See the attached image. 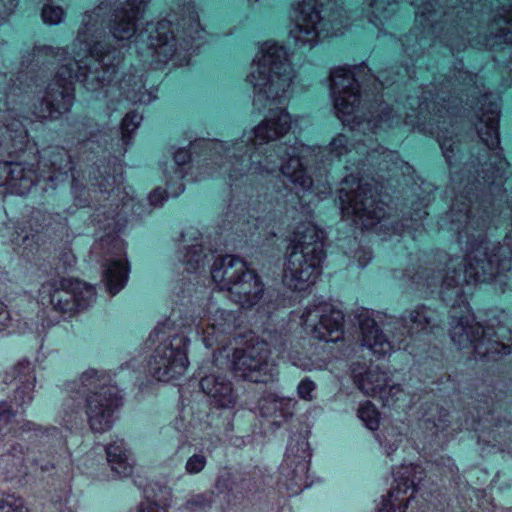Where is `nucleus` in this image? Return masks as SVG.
<instances>
[{"label":"nucleus","mask_w":512,"mask_h":512,"mask_svg":"<svg viewBox=\"0 0 512 512\" xmlns=\"http://www.w3.org/2000/svg\"><path fill=\"white\" fill-rule=\"evenodd\" d=\"M295 77L286 49L271 41L262 44L246 81L254 89L253 104L256 109L260 111L269 107V113L249 135H243L232 147L225 148L219 142L214 144V149L224 150L228 158L221 169L227 174L230 185L242 180L248 172L266 176L280 170L295 189H311L313 180L307 172L305 161L310 152L308 147L295 142L289 146L280 143L270 150L261 148L282 138L291 128V116L287 110L271 106L282 105L289 100Z\"/></svg>","instance_id":"obj_1"},{"label":"nucleus","mask_w":512,"mask_h":512,"mask_svg":"<svg viewBox=\"0 0 512 512\" xmlns=\"http://www.w3.org/2000/svg\"><path fill=\"white\" fill-rule=\"evenodd\" d=\"M476 183L467 179L464 191L456 196L447 214L450 230L458 234V241L466 252L464 270L456 269V261L451 259L448 271L441 280L442 297L451 303L449 335L459 349L473 352L474 346L485 328L475 322L470 315L464 297V284L488 282L497 277L501 286H509V275H502L512 269V237L506 236L503 243L490 248L486 230L490 223V213L474 193Z\"/></svg>","instance_id":"obj_2"},{"label":"nucleus","mask_w":512,"mask_h":512,"mask_svg":"<svg viewBox=\"0 0 512 512\" xmlns=\"http://www.w3.org/2000/svg\"><path fill=\"white\" fill-rule=\"evenodd\" d=\"M147 1L106 0L92 11L85 12L73 46L101 70L105 67L100 58L107 57L110 62L113 60L115 75L122 56L120 50L101 40L106 16L109 15L108 28L113 38L118 41L130 40L137 32V23Z\"/></svg>","instance_id":"obj_3"},{"label":"nucleus","mask_w":512,"mask_h":512,"mask_svg":"<svg viewBox=\"0 0 512 512\" xmlns=\"http://www.w3.org/2000/svg\"><path fill=\"white\" fill-rule=\"evenodd\" d=\"M72 47V57H68L64 49L43 48L46 54L59 57L62 63L48 84L39 105L34 107V114L39 119H57L70 111L74 102V80L83 83L87 90L96 91L108 85L114 77L113 61H107V57L100 58L105 67L101 70L80 49L73 45Z\"/></svg>","instance_id":"obj_4"},{"label":"nucleus","mask_w":512,"mask_h":512,"mask_svg":"<svg viewBox=\"0 0 512 512\" xmlns=\"http://www.w3.org/2000/svg\"><path fill=\"white\" fill-rule=\"evenodd\" d=\"M70 398L63 403V420L72 423L80 412V404L75 400L83 398L85 414L90 429L95 433L110 430L114 413L122 404L119 390L111 384V378L95 369L84 371L77 380L65 384Z\"/></svg>","instance_id":"obj_5"},{"label":"nucleus","mask_w":512,"mask_h":512,"mask_svg":"<svg viewBox=\"0 0 512 512\" xmlns=\"http://www.w3.org/2000/svg\"><path fill=\"white\" fill-rule=\"evenodd\" d=\"M356 70L363 71L360 66L354 70L337 67L330 73V91L337 117L351 129L365 132L366 128L375 132L377 129H388L401 123V116L386 103H380L369 118L360 108L361 95L356 79Z\"/></svg>","instance_id":"obj_6"},{"label":"nucleus","mask_w":512,"mask_h":512,"mask_svg":"<svg viewBox=\"0 0 512 512\" xmlns=\"http://www.w3.org/2000/svg\"><path fill=\"white\" fill-rule=\"evenodd\" d=\"M358 318L362 345L381 357L390 354L395 348L400 349L407 336H414L435 327L437 313L426 306L406 311L400 320L393 322L392 341L386 338L368 311L363 310Z\"/></svg>","instance_id":"obj_7"},{"label":"nucleus","mask_w":512,"mask_h":512,"mask_svg":"<svg viewBox=\"0 0 512 512\" xmlns=\"http://www.w3.org/2000/svg\"><path fill=\"white\" fill-rule=\"evenodd\" d=\"M289 37L297 46H314L321 36L337 35L347 25L342 8L323 7L318 0H297L292 5Z\"/></svg>","instance_id":"obj_8"},{"label":"nucleus","mask_w":512,"mask_h":512,"mask_svg":"<svg viewBox=\"0 0 512 512\" xmlns=\"http://www.w3.org/2000/svg\"><path fill=\"white\" fill-rule=\"evenodd\" d=\"M211 277L220 291H227L231 301L251 308L263 297L264 286L259 276L241 258L225 255L212 265Z\"/></svg>","instance_id":"obj_9"},{"label":"nucleus","mask_w":512,"mask_h":512,"mask_svg":"<svg viewBox=\"0 0 512 512\" xmlns=\"http://www.w3.org/2000/svg\"><path fill=\"white\" fill-rule=\"evenodd\" d=\"M342 185L338 198L344 219H351L362 229H372L388 221L383 205L373 199V188L370 184L346 177Z\"/></svg>","instance_id":"obj_10"},{"label":"nucleus","mask_w":512,"mask_h":512,"mask_svg":"<svg viewBox=\"0 0 512 512\" xmlns=\"http://www.w3.org/2000/svg\"><path fill=\"white\" fill-rule=\"evenodd\" d=\"M231 367L236 376L254 383L273 382L278 376L269 345L264 341L235 349Z\"/></svg>","instance_id":"obj_11"},{"label":"nucleus","mask_w":512,"mask_h":512,"mask_svg":"<svg viewBox=\"0 0 512 512\" xmlns=\"http://www.w3.org/2000/svg\"><path fill=\"white\" fill-rule=\"evenodd\" d=\"M187 339L183 335L162 337L151 355L148 367L159 381H170L183 375L188 367Z\"/></svg>","instance_id":"obj_12"},{"label":"nucleus","mask_w":512,"mask_h":512,"mask_svg":"<svg viewBox=\"0 0 512 512\" xmlns=\"http://www.w3.org/2000/svg\"><path fill=\"white\" fill-rule=\"evenodd\" d=\"M311 453L307 439L301 434L291 437L279 468V482L289 495H297L309 486L308 471Z\"/></svg>","instance_id":"obj_13"},{"label":"nucleus","mask_w":512,"mask_h":512,"mask_svg":"<svg viewBox=\"0 0 512 512\" xmlns=\"http://www.w3.org/2000/svg\"><path fill=\"white\" fill-rule=\"evenodd\" d=\"M94 249L103 251L102 280L107 291L111 295H115L125 287L130 272L125 243L117 236L107 235L100 239Z\"/></svg>","instance_id":"obj_14"},{"label":"nucleus","mask_w":512,"mask_h":512,"mask_svg":"<svg viewBox=\"0 0 512 512\" xmlns=\"http://www.w3.org/2000/svg\"><path fill=\"white\" fill-rule=\"evenodd\" d=\"M301 318L319 340L336 342L342 338L344 315L330 303L318 302L306 307Z\"/></svg>","instance_id":"obj_15"},{"label":"nucleus","mask_w":512,"mask_h":512,"mask_svg":"<svg viewBox=\"0 0 512 512\" xmlns=\"http://www.w3.org/2000/svg\"><path fill=\"white\" fill-rule=\"evenodd\" d=\"M325 255L289 252L285 263L283 282L296 291H303L315 283L321 273Z\"/></svg>","instance_id":"obj_16"},{"label":"nucleus","mask_w":512,"mask_h":512,"mask_svg":"<svg viewBox=\"0 0 512 512\" xmlns=\"http://www.w3.org/2000/svg\"><path fill=\"white\" fill-rule=\"evenodd\" d=\"M139 37L146 42L148 47L154 51L159 61L166 62L178 51V43L175 39L172 24L169 20H161L157 23L149 22ZM186 39L179 44V49L189 51L192 49Z\"/></svg>","instance_id":"obj_17"},{"label":"nucleus","mask_w":512,"mask_h":512,"mask_svg":"<svg viewBox=\"0 0 512 512\" xmlns=\"http://www.w3.org/2000/svg\"><path fill=\"white\" fill-rule=\"evenodd\" d=\"M418 466L408 465L402 467L403 472L398 471L395 474L396 487L383 498L378 512H405L408 498L405 497L408 490L415 491L416 485L422 480V473H417Z\"/></svg>","instance_id":"obj_18"},{"label":"nucleus","mask_w":512,"mask_h":512,"mask_svg":"<svg viewBox=\"0 0 512 512\" xmlns=\"http://www.w3.org/2000/svg\"><path fill=\"white\" fill-rule=\"evenodd\" d=\"M205 322L203 341L207 347H212L214 344H224L226 335L231 334L237 326L234 313L213 305L208 309Z\"/></svg>","instance_id":"obj_19"},{"label":"nucleus","mask_w":512,"mask_h":512,"mask_svg":"<svg viewBox=\"0 0 512 512\" xmlns=\"http://www.w3.org/2000/svg\"><path fill=\"white\" fill-rule=\"evenodd\" d=\"M202 391L210 398L213 405L218 408H233L237 395L232 382L222 374H210L200 380Z\"/></svg>","instance_id":"obj_20"},{"label":"nucleus","mask_w":512,"mask_h":512,"mask_svg":"<svg viewBox=\"0 0 512 512\" xmlns=\"http://www.w3.org/2000/svg\"><path fill=\"white\" fill-rule=\"evenodd\" d=\"M288 251L325 255L323 232L310 222L300 224L293 233Z\"/></svg>","instance_id":"obj_21"},{"label":"nucleus","mask_w":512,"mask_h":512,"mask_svg":"<svg viewBox=\"0 0 512 512\" xmlns=\"http://www.w3.org/2000/svg\"><path fill=\"white\" fill-rule=\"evenodd\" d=\"M488 97L484 96V102L481 108V115L479 116V124L477 125V132L483 143L489 149H496L499 146V106L496 102H487Z\"/></svg>","instance_id":"obj_22"},{"label":"nucleus","mask_w":512,"mask_h":512,"mask_svg":"<svg viewBox=\"0 0 512 512\" xmlns=\"http://www.w3.org/2000/svg\"><path fill=\"white\" fill-rule=\"evenodd\" d=\"M27 130L23 123L8 112L0 121V149L8 154L23 151L27 144Z\"/></svg>","instance_id":"obj_23"},{"label":"nucleus","mask_w":512,"mask_h":512,"mask_svg":"<svg viewBox=\"0 0 512 512\" xmlns=\"http://www.w3.org/2000/svg\"><path fill=\"white\" fill-rule=\"evenodd\" d=\"M6 383L18 381L20 386L17 387L14 400L19 405L28 404L33 399V389L35 376L32 374L31 363L27 360H22L15 365L10 372L6 373Z\"/></svg>","instance_id":"obj_24"},{"label":"nucleus","mask_w":512,"mask_h":512,"mask_svg":"<svg viewBox=\"0 0 512 512\" xmlns=\"http://www.w3.org/2000/svg\"><path fill=\"white\" fill-rule=\"evenodd\" d=\"M214 487L219 494L239 498L252 491L253 483L246 475L238 471L225 469L218 474Z\"/></svg>","instance_id":"obj_25"},{"label":"nucleus","mask_w":512,"mask_h":512,"mask_svg":"<svg viewBox=\"0 0 512 512\" xmlns=\"http://www.w3.org/2000/svg\"><path fill=\"white\" fill-rule=\"evenodd\" d=\"M70 279H59L46 282L42 285L41 295L49 297V302L56 311L61 313L76 310L73 293L70 289Z\"/></svg>","instance_id":"obj_26"},{"label":"nucleus","mask_w":512,"mask_h":512,"mask_svg":"<svg viewBox=\"0 0 512 512\" xmlns=\"http://www.w3.org/2000/svg\"><path fill=\"white\" fill-rule=\"evenodd\" d=\"M107 461L120 477H128L133 472L134 460L123 440L118 439L106 447Z\"/></svg>","instance_id":"obj_27"},{"label":"nucleus","mask_w":512,"mask_h":512,"mask_svg":"<svg viewBox=\"0 0 512 512\" xmlns=\"http://www.w3.org/2000/svg\"><path fill=\"white\" fill-rule=\"evenodd\" d=\"M496 333L492 328H485L484 335H481L480 340L476 342L472 353L480 359L498 360L504 355L511 353V347L503 342L499 341L498 338L494 339Z\"/></svg>","instance_id":"obj_28"},{"label":"nucleus","mask_w":512,"mask_h":512,"mask_svg":"<svg viewBox=\"0 0 512 512\" xmlns=\"http://www.w3.org/2000/svg\"><path fill=\"white\" fill-rule=\"evenodd\" d=\"M40 175L31 168L25 167L22 163L10 162L9 189L16 194L24 195L39 180Z\"/></svg>","instance_id":"obj_29"},{"label":"nucleus","mask_w":512,"mask_h":512,"mask_svg":"<svg viewBox=\"0 0 512 512\" xmlns=\"http://www.w3.org/2000/svg\"><path fill=\"white\" fill-rule=\"evenodd\" d=\"M387 374L378 367H370L364 373L354 374L356 386L367 396L379 397L387 384Z\"/></svg>","instance_id":"obj_30"},{"label":"nucleus","mask_w":512,"mask_h":512,"mask_svg":"<svg viewBox=\"0 0 512 512\" xmlns=\"http://www.w3.org/2000/svg\"><path fill=\"white\" fill-rule=\"evenodd\" d=\"M353 145L344 134L336 135L324 149L319 151L321 162L324 165H331L340 162L352 152Z\"/></svg>","instance_id":"obj_31"},{"label":"nucleus","mask_w":512,"mask_h":512,"mask_svg":"<svg viewBox=\"0 0 512 512\" xmlns=\"http://www.w3.org/2000/svg\"><path fill=\"white\" fill-rule=\"evenodd\" d=\"M398 0H365V11L367 18L375 26L382 23V19L389 18L395 13ZM411 5H417L415 0H406Z\"/></svg>","instance_id":"obj_32"},{"label":"nucleus","mask_w":512,"mask_h":512,"mask_svg":"<svg viewBox=\"0 0 512 512\" xmlns=\"http://www.w3.org/2000/svg\"><path fill=\"white\" fill-rule=\"evenodd\" d=\"M449 413L444 408L435 406L423 419V427L432 435L445 432L449 427Z\"/></svg>","instance_id":"obj_33"},{"label":"nucleus","mask_w":512,"mask_h":512,"mask_svg":"<svg viewBox=\"0 0 512 512\" xmlns=\"http://www.w3.org/2000/svg\"><path fill=\"white\" fill-rule=\"evenodd\" d=\"M70 284L76 310L87 308L95 300L96 292L92 285L72 279H70Z\"/></svg>","instance_id":"obj_34"},{"label":"nucleus","mask_w":512,"mask_h":512,"mask_svg":"<svg viewBox=\"0 0 512 512\" xmlns=\"http://www.w3.org/2000/svg\"><path fill=\"white\" fill-rule=\"evenodd\" d=\"M495 25L498 27L495 37L505 43L512 44V0H510L507 7L503 6L501 8L498 18L495 19Z\"/></svg>","instance_id":"obj_35"},{"label":"nucleus","mask_w":512,"mask_h":512,"mask_svg":"<svg viewBox=\"0 0 512 512\" xmlns=\"http://www.w3.org/2000/svg\"><path fill=\"white\" fill-rule=\"evenodd\" d=\"M50 164L53 168V173L48 175L47 177L42 174L40 175V177L48 179L49 181H54L58 179L56 173H66L68 170L72 168L68 152L63 148L58 147L52 151Z\"/></svg>","instance_id":"obj_36"},{"label":"nucleus","mask_w":512,"mask_h":512,"mask_svg":"<svg viewBox=\"0 0 512 512\" xmlns=\"http://www.w3.org/2000/svg\"><path fill=\"white\" fill-rule=\"evenodd\" d=\"M436 131L433 127L430 128L431 134H436L438 143L442 149L443 155L449 165H451V159L454 156V150L457 148L456 141L453 140L452 133L447 129L443 131V127L440 126V122L436 121Z\"/></svg>","instance_id":"obj_37"},{"label":"nucleus","mask_w":512,"mask_h":512,"mask_svg":"<svg viewBox=\"0 0 512 512\" xmlns=\"http://www.w3.org/2000/svg\"><path fill=\"white\" fill-rule=\"evenodd\" d=\"M206 255L203 253L202 246L199 243L193 244L186 248L183 262L186 270L189 272L196 271L204 266Z\"/></svg>","instance_id":"obj_38"},{"label":"nucleus","mask_w":512,"mask_h":512,"mask_svg":"<svg viewBox=\"0 0 512 512\" xmlns=\"http://www.w3.org/2000/svg\"><path fill=\"white\" fill-rule=\"evenodd\" d=\"M409 280L417 287H432L439 283L441 277L440 274H435L434 271L428 268H422L421 271L410 275V273L405 274Z\"/></svg>","instance_id":"obj_39"},{"label":"nucleus","mask_w":512,"mask_h":512,"mask_svg":"<svg viewBox=\"0 0 512 512\" xmlns=\"http://www.w3.org/2000/svg\"><path fill=\"white\" fill-rule=\"evenodd\" d=\"M358 417L370 430H376L379 426V413L370 401L360 405Z\"/></svg>","instance_id":"obj_40"},{"label":"nucleus","mask_w":512,"mask_h":512,"mask_svg":"<svg viewBox=\"0 0 512 512\" xmlns=\"http://www.w3.org/2000/svg\"><path fill=\"white\" fill-rule=\"evenodd\" d=\"M0 512H29L23 500L14 494H0Z\"/></svg>","instance_id":"obj_41"},{"label":"nucleus","mask_w":512,"mask_h":512,"mask_svg":"<svg viewBox=\"0 0 512 512\" xmlns=\"http://www.w3.org/2000/svg\"><path fill=\"white\" fill-rule=\"evenodd\" d=\"M214 495V491H205L203 493L194 494L187 500L185 506L191 511L205 509L206 507H210L214 502Z\"/></svg>","instance_id":"obj_42"},{"label":"nucleus","mask_w":512,"mask_h":512,"mask_svg":"<svg viewBox=\"0 0 512 512\" xmlns=\"http://www.w3.org/2000/svg\"><path fill=\"white\" fill-rule=\"evenodd\" d=\"M430 105L423 101L418 105L417 114L407 113L404 119L405 124L410 125L412 127H423L425 129L427 114L429 112Z\"/></svg>","instance_id":"obj_43"},{"label":"nucleus","mask_w":512,"mask_h":512,"mask_svg":"<svg viewBox=\"0 0 512 512\" xmlns=\"http://www.w3.org/2000/svg\"><path fill=\"white\" fill-rule=\"evenodd\" d=\"M433 1L434 3L427 1L418 7L416 17L422 25H432L433 22L436 21L435 16L438 14V12L435 6L438 5V0Z\"/></svg>","instance_id":"obj_44"},{"label":"nucleus","mask_w":512,"mask_h":512,"mask_svg":"<svg viewBox=\"0 0 512 512\" xmlns=\"http://www.w3.org/2000/svg\"><path fill=\"white\" fill-rule=\"evenodd\" d=\"M403 395V390L398 384H391L389 377L387 378V384L384 386L382 393L380 394V400L383 405L390 406L400 399Z\"/></svg>","instance_id":"obj_45"},{"label":"nucleus","mask_w":512,"mask_h":512,"mask_svg":"<svg viewBox=\"0 0 512 512\" xmlns=\"http://www.w3.org/2000/svg\"><path fill=\"white\" fill-rule=\"evenodd\" d=\"M207 465V457L203 451L190 456L185 463V471L189 475H196L202 472Z\"/></svg>","instance_id":"obj_46"},{"label":"nucleus","mask_w":512,"mask_h":512,"mask_svg":"<svg viewBox=\"0 0 512 512\" xmlns=\"http://www.w3.org/2000/svg\"><path fill=\"white\" fill-rule=\"evenodd\" d=\"M64 10L60 6L44 5L42 8L43 21L50 25L59 24L64 18Z\"/></svg>","instance_id":"obj_47"},{"label":"nucleus","mask_w":512,"mask_h":512,"mask_svg":"<svg viewBox=\"0 0 512 512\" xmlns=\"http://www.w3.org/2000/svg\"><path fill=\"white\" fill-rule=\"evenodd\" d=\"M190 161V153L188 150L186 149H179L175 154H174V165H173V169H174V176L173 177H170V180H180L184 177V173H183V169L181 168V166L185 165L186 163H188Z\"/></svg>","instance_id":"obj_48"},{"label":"nucleus","mask_w":512,"mask_h":512,"mask_svg":"<svg viewBox=\"0 0 512 512\" xmlns=\"http://www.w3.org/2000/svg\"><path fill=\"white\" fill-rule=\"evenodd\" d=\"M141 120L142 116L136 112H129L125 115L121 123L123 140L138 127Z\"/></svg>","instance_id":"obj_49"},{"label":"nucleus","mask_w":512,"mask_h":512,"mask_svg":"<svg viewBox=\"0 0 512 512\" xmlns=\"http://www.w3.org/2000/svg\"><path fill=\"white\" fill-rule=\"evenodd\" d=\"M316 389V384L308 377L302 379L297 386V394L300 399L305 401L313 400V391Z\"/></svg>","instance_id":"obj_50"},{"label":"nucleus","mask_w":512,"mask_h":512,"mask_svg":"<svg viewBox=\"0 0 512 512\" xmlns=\"http://www.w3.org/2000/svg\"><path fill=\"white\" fill-rule=\"evenodd\" d=\"M290 359L294 366H296L304 371L322 370L325 367L324 361H314L310 358H294V357H291Z\"/></svg>","instance_id":"obj_51"},{"label":"nucleus","mask_w":512,"mask_h":512,"mask_svg":"<svg viewBox=\"0 0 512 512\" xmlns=\"http://www.w3.org/2000/svg\"><path fill=\"white\" fill-rule=\"evenodd\" d=\"M201 33L202 29L200 27L198 15L192 13L189 16V25L184 28V34L187 38L194 41L201 38Z\"/></svg>","instance_id":"obj_52"},{"label":"nucleus","mask_w":512,"mask_h":512,"mask_svg":"<svg viewBox=\"0 0 512 512\" xmlns=\"http://www.w3.org/2000/svg\"><path fill=\"white\" fill-rule=\"evenodd\" d=\"M275 409H280L284 417L291 416L290 409L294 406L295 401L291 398L279 397L277 395L270 396Z\"/></svg>","instance_id":"obj_53"},{"label":"nucleus","mask_w":512,"mask_h":512,"mask_svg":"<svg viewBox=\"0 0 512 512\" xmlns=\"http://www.w3.org/2000/svg\"><path fill=\"white\" fill-rule=\"evenodd\" d=\"M136 512H167L166 509L155 502H142L137 507Z\"/></svg>","instance_id":"obj_54"},{"label":"nucleus","mask_w":512,"mask_h":512,"mask_svg":"<svg viewBox=\"0 0 512 512\" xmlns=\"http://www.w3.org/2000/svg\"><path fill=\"white\" fill-rule=\"evenodd\" d=\"M10 162H0V186H7L9 189Z\"/></svg>","instance_id":"obj_55"},{"label":"nucleus","mask_w":512,"mask_h":512,"mask_svg":"<svg viewBox=\"0 0 512 512\" xmlns=\"http://www.w3.org/2000/svg\"><path fill=\"white\" fill-rule=\"evenodd\" d=\"M165 192L162 191L160 188H157L155 190H153V192L150 193L149 195V202L152 206H161L165 197Z\"/></svg>","instance_id":"obj_56"},{"label":"nucleus","mask_w":512,"mask_h":512,"mask_svg":"<svg viewBox=\"0 0 512 512\" xmlns=\"http://www.w3.org/2000/svg\"><path fill=\"white\" fill-rule=\"evenodd\" d=\"M506 165H507L506 161L500 159L498 166L496 167V170L493 172V175L491 177L490 176H488V177L482 176L484 182H492L493 183L495 178L502 175Z\"/></svg>","instance_id":"obj_57"},{"label":"nucleus","mask_w":512,"mask_h":512,"mask_svg":"<svg viewBox=\"0 0 512 512\" xmlns=\"http://www.w3.org/2000/svg\"><path fill=\"white\" fill-rule=\"evenodd\" d=\"M10 322V315L6 306L0 302V331L4 329Z\"/></svg>","instance_id":"obj_58"},{"label":"nucleus","mask_w":512,"mask_h":512,"mask_svg":"<svg viewBox=\"0 0 512 512\" xmlns=\"http://www.w3.org/2000/svg\"><path fill=\"white\" fill-rule=\"evenodd\" d=\"M60 260L63 261L64 268L71 267L75 263V257L69 251L63 252L62 255H61Z\"/></svg>","instance_id":"obj_59"},{"label":"nucleus","mask_w":512,"mask_h":512,"mask_svg":"<svg viewBox=\"0 0 512 512\" xmlns=\"http://www.w3.org/2000/svg\"><path fill=\"white\" fill-rule=\"evenodd\" d=\"M167 185H168V193L170 195H172L173 197H177L184 190L183 184H180L178 189L175 190V191L172 189V186H171V184L169 182L167 183Z\"/></svg>","instance_id":"obj_60"},{"label":"nucleus","mask_w":512,"mask_h":512,"mask_svg":"<svg viewBox=\"0 0 512 512\" xmlns=\"http://www.w3.org/2000/svg\"><path fill=\"white\" fill-rule=\"evenodd\" d=\"M381 154L384 155L385 158H392V157H394V153L393 152L388 151V150L383 149V148H382Z\"/></svg>","instance_id":"obj_61"},{"label":"nucleus","mask_w":512,"mask_h":512,"mask_svg":"<svg viewBox=\"0 0 512 512\" xmlns=\"http://www.w3.org/2000/svg\"><path fill=\"white\" fill-rule=\"evenodd\" d=\"M160 333H161V332H160V330H159V329H156V330L154 331V333H153V334H151L150 338H152V339H155V338L160 339V337H159V336H160Z\"/></svg>","instance_id":"obj_62"},{"label":"nucleus","mask_w":512,"mask_h":512,"mask_svg":"<svg viewBox=\"0 0 512 512\" xmlns=\"http://www.w3.org/2000/svg\"><path fill=\"white\" fill-rule=\"evenodd\" d=\"M466 428L467 429H476L475 424L473 422L472 423L466 422Z\"/></svg>","instance_id":"obj_63"},{"label":"nucleus","mask_w":512,"mask_h":512,"mask_svg":"<svg viewBox=\"0 0 512 512\" xmlns=\"http://www.w3.org/2000/svg\"><path fill=\"white\" fill-rule=\"evenodd\" d=\"M369 260H370V255L368 256L367 260H366V261H364V262H362V261L359 259V264H360V266H361V267H364V266L368 263V261H369Z\"/></svg>","instance_id":"obj_64"}]
</instances>
